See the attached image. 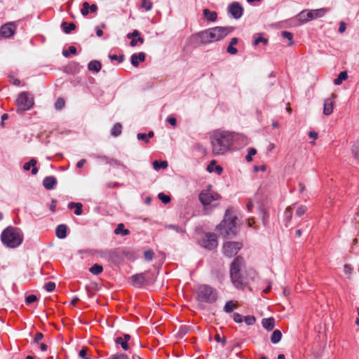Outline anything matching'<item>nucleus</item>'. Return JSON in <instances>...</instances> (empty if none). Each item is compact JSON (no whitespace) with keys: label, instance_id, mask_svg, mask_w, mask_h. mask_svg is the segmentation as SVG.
Listing matches in <instances>:
<instances>
[{"label":"nucleus","instance_id":"1","mask_svg":"<svg viewBox=\"0 0 359 359\" xmlns=\"http://www.w3.org/2000/svg\"><path fill=\"white\" fill-rule=\"evenodd\" d=\"M210 140L212 155H223L230 149L233 135L229 131L216 130L210 133Z\"/></svg>","mask_w":359,"mask_h":359},{"label":"nucleus","instance_id":"2","mask_svg":"<svg viewBox=\"0 0 359 359\" xmlns=\"http://www.w3.org/2000/svg\"><path fill=\"white\" fill-rule=\"evenodd\" d=\"M233 30V27H215L201 32L198 36L201 43H210L224 39Z\"/></svg>","mask_w":359,"mask_h":359},{"label":"nucleus","instance_id":"3","mask_svg":"<svg viewBox=\"0 0 359 359\" xmlns=\"http://www.w3.org/2000/svg\"><path fill=\"white\" fill-rule=\"evenodd\" d=\"M24 238L22 231L15 226L6 227L1 234V241L9 248H15L21 245Z\"/></svg>","mask_w":359,"mask_h":359},{"label":"nucleus","instance_id":"4","mask_svg":"<svg viewBox=\"0 0 359 359\" xmlns=\"http://www.w3.org/2000/svg\"><path fill=\"white\" fill-rule=\"evenodd\" d=\"M244 267V260L240 256L236 257L231 264L230 276L231 282L238 289H243L247 285L246 277L241 273Z\"/></svg>","mask_w":359,"mask_h":359},{"label":"nucleus","instance_id":"5","mask_svg":"<svg viewBox=\"0 0 359 359\" xmlns=\"http://www.w3.org/2000/svg\"><path fill=\"white\" fill-rule=\"evenodd\" d=\"M236 217L230 215V210H226L224 219L217 226L218 231L224 236L235 235L236 228Z\"/></svg>","mask_w":359,"mask_h":359},{"label":"nucleus","instance_id":"6","mask_svg":"<svg viewBox=\"0 0 359 359\" xmlns=\"http://www.w3.org/2000/svg\"><path fill=\"white\" fill-rule=\"evenodd\" d=\"M197 299L199 302L212 304L217 299V291L209 285H201L197 290Z\"/></svg>","mask_w":359,"mask_h":359},{"label":"nucleus","instance_id":"7","mask_svg":"<svg viewBox=\"0 0 359 359\" xmlns=\"http://www.w3.org/2000/svg\"><path fill=\"white\" fill-rule=\"evenodd\" d=\"M18 110L27 111L34 105V99L31 94L27 92H22L19 94L16 100Z\"/></svg>","mask_w":359,"mask_h":359},{"label":"nucleus","instance_id":"8","mask_svg":"<svg viewBox=\"0 0 359 359\" xmlns=\"http://www.w3.org/2000/svg\"><path fill=\"white\" fill-rule=\"evenodd\" d=\"M199 201L203 204L205 209L208 205L216 206L217 204H212V202L217 201L220 199V196L211 190H204L199 194Z\"/></svg>","mask_w":359,"mask_h":359},{"label":"nucleus","instance_id":"9","mask_svg":"<svg viewBox=\"0 0 359 359\" xmlns=\"http://www.w3.org/2000/svg\"><path fill=\"white\" fill-rule=\"evenodd\" d=\"M133 283L137 287H143L152 284L154 282V276L149 272L133 275L131 277Z\"/></svg>","mask_w":359,"mask_h":359},{"label":"nucleus","instance_id":"10","mask_svg":"<svg viewBox=\"0 0 359 359\" xmlns=\"http://www.w3.org/2000/svg\"><path fill=\"white\" fill-rule=\"evenodd\" d=\"M199 244L203 248L211 250L217 246V237L214 233H207L204 237L199 241Z\"/></svg>","mask_w":359,"mask_h":359},{"label":"nucleus","instance_id":"11","mask_svg":"<svg viewBox=\"0 0 359 359\" xmlns=\"http://www.w3.org/2000/svg\"><path fill=\"white\" fill-rule=\"evenodd\" d=\"M243 244L239 242H226L223 245L224 254L229 257L236 255L242 248Z\"/></svg>","mask_w":359,"mask_h":359},{"label":"nucleus","instance_id":"12","mask_svg":"<svg viewBox=\"0 0 359 359\" xmlns=\"http://www.w3.org/2000/svg\"><path fill=\"white\" fill-rule=\"evenodd\" d=\"M97 254H99L102 257H109L110 258L112 262L115 264L120 263L122 260H114L116 257H122L126 255V252L123 250L121 249H116L114 250L110 251H97Z\"/></svg>","mask_w":359,"mask_h":359},{"label":"nucleus","instance_id":"13","mask_svg":"<svg viewBox=\"0 0 359 359\" xmlns=\"http://www.w3.org/2000/svg\"><path fill=\"white\" fill-rule=\"evenodd\" d=\"M228 11L233 18L238 19L243 15V8L238 2H233L229 5Z\"/></svg>","mask_w":359,"mask_h":359},{"label":"nucleus","instance_id":"14","mask_svg":"<svg viewBox=\"0 0 359 359\" xmlns=\"http://www.w3.org/2000/svg\"><path fill=\"white\" fill-rule=\"evenodd\" d=\"M15 29L16 27L14 23H6L1 27L0 36L4 38H10L14 34Z\"/></svg>","mask_w":359,"mask_h":359},{"label":"nucleus","instance_id":"15","mask_svg":"<svg viewBox=\"0 0 359 359\" xmlns=\"http://www.w3.org/2000/svg\"><path fill=\"white\" fill-rule=\"evenodd\" d=\"M337 95L334 93L332 94L331 97L325 100L323 106V114L326 116L330 115L333 111L334 99Z\"/></svg>","mask_w":359,"mask_h":359},{"label":"nucleus","instance_id":"16","mask_svg":"<svg viewBox=\"0 0 359 359\" xmlns=\"http://www.w3.org/2000/svg\"><path fill=\"white\" fill-rule=\"evenodd\" d=\"M127 37L131 39L130 46L134 47L137 45V43L142 44L144 43V38L140 36V32L137 30H134L132 33H129Z\"/></svg>","mask_w":359,"mask_h":359},{"label":"nucleus","instance_id":"17","mask_svg":"<svg viewBox=\"0 0 359 359\" xmlns=\"http://www.w3.org/2000/svg\"><path fill=\"white\" fill-rule=\"evenodd\" d=\"M98 8L96 4L90 5L88 2L85 1L82 4V8L81 9V13L83 16L88 15L89 13H95L97 12Z\"/></svg>","mask_w":359,"mask_h":359},{"label":"nucleus","instance_id":"18","mask_svg":"<svg viewBox=\"0 0 359 359\" xmlns=\"http://www.w3.org/2000/svg\"><path fill=\"white\" fill-rule=\"evenodd\" d=\"M146 55L144 53L141 52L139 53H135L132 55L130 60L131 64L134 67H137L140 62H144L145 60Z\"/></svg>","mask_w":359,"mask_h":359},{"label":"nucleus","instance_id":"19","mask_svg":"<svg viewBox=\"0 0 359 359\" xmlns=\"http://www.w3.org/2000/svg\"><path fill=\"white\" fill-rule=\"evenodd\" d=\"M56 183V178L53 176L46 177L43 180V185L48 190L53 189Z\"/></svg>","mask_w":359,"mask_h":359},{"label":"nucleus","instance_id":"20","mask_svg":"<svg viewBox=\"0 0 359 359\" xmlns=\"http://www.w3.org/2000/svg\"><path fill=\"white\" fill-rule=\"evenodd\" d=\"M207 170L209 172H215L218 175H221L223 171V168H222V166L216 165V161L215 160H212L208 165Z\"/></svg>","mask_w":359,"mask_h":359},{"label":"nucleus","instance_id":"21","mask_svg":"<svg viewBox=\"0 0 359 359\" xmlns=\"http://www.w3.org/2000/svg\"><path fill=\"white\" fill-rule=\"evenodd\" d=\"M36 160L34 158L31 159L29 162L25 163L23 165V169L25 170H29L31 167H32V174L36 175L38 172V168L36 167Z\"/></svg>","mask_w":359,"mask_h":359},{"label":"nucleus","instance_id":"22","mask_svg":"<svg viewBox=\"0 0 359 359\" xmlns=\"http://www.w3.org/2000/svg\"><path fill=\"white\" fill-rule=\"evenodd\" d=\"M204 18L209 22H215L217 18V13L215 11H212L208 8L203 11Z\"/></svg>","mask_w":359,"mask_h":359},{"label":"nucleus","instance_id":"23","mask_svg":"<svg viewBox=\"0 0 359 359\" xmlns=\"http://www.w3.org/2000/svg\"><path fill=\"white\" fill-rule=\"evenodd\" d=\"M328 11V8H322L309 11V15H312L313 19H316L323 17Z\"/></svg>","mask_w":359,"mask_h":359},{"label":"nucleus","instance_id":"24","mask_svg":"<svg viewBox=\"0 0 359 359\" xmlns=\"http://www.w3.org/2000/svg\"><path fill=\"white\" fill-rule=\"evenodd\" d=\"M102 67L101 63L97 60H92L88 63V69L90 72H96L100 71Z\"/></svg>","mask_w":359,"mask_h":359},{"label":"nucleus","instance_id":"25","mask_svg":"<svg viewBox=\"0 0 359 359\" xmlns=\"http://www.w3.org/2000/svg\"><path fill=\"white\" fill-rule=\"evenodd\" d=\"M67 227L65 224H60L56 229V236L57 238L62 239L67 236Z\"/></svg>","mask_w":359,"mask_h":359},{"label":"nucleus","instance_id":"26","mask_svg":"<svg viewBox=\"0 0 359 359\" xmlns=\"http://www.w3.org/2000/svg\"><path fill=\"white\" fill-rule=\"evenodd\" d=\"M263 327L269 331L273 329L275 325V320L273 318H264L262 320Z\"/></svg>","mask_w":359,"mask_h":359},{"label":"nucleus","instance_id":"27","mask_svg":"<svg viewBox=\"0 0 359 359\" xmlns=\"http://www.w3.org/2000/svg\"><path fill=\"white\" fill-rule=\"evenodd\" d=\"M82 204L81 203L71 202L68 204L69 209H74V214L76 215H81L83 212Z\"/></svg>","mask_w":359,"mask_h":359},{"label":"nucleus","instance_id":"28","mask_svg":"<svg viewBox=\"0 0 359 359\" xmlns=\"http://www.w3.org/2000/svg\"><path fill=\"white\" fill-rule=\"evenodd\" d=\"M114 233L116 235H122V236H127L130 234V231L127 229H125V226L123 224L121 223L118 224L116 226V228L114 229Z\"/></svg>","mask_w":359,"mask_h":359},{"label":"nucleus","instance_id":"29","mask_svg":"<svg viewBox=\"0 0 359 359\" xmlns=\"http://www.w3.org/2000/svg\"><path fill=\"white\" fill-rule=\"evenodd\" d=\"M299 21H300L302 23L307 22L309 20H313L312 15H309V11H302L299 13V14L297 16Z\"/></svg>","mask_w":359,"mask_h":359},{"label":"nucleus","instance_id":"30","mask_svg":"<svg viewBox=\"0 0 359 359\" xmlns=\"http://www.w3.org/2000/svg\"><path fill=\"white\" fill-rule=\"evenodd\" d=\"M61 27L65 33L69 34L72 31L76 29V25L74 22H63L61 24Z\"/></svg>","mask_w":359,"mask_h":359},{"label":"nucleus","instance_id":"31","mask_svg":"<svg viewBox=\"0 0 359 359\" xmlns=\"http://www.w3.org/2000/svg\"><path fill=\"white\" fill-rule=\"evenodd\" d=\"M122 133V125L120 123H116L114 125L111 130V135L117 137Z\"/></svg>","mask_w":359,"mask_h":359},{"label":"nucleus","instance_id":"32","mask_svg":"<svg viewBox=\"0 0 359 359\" xmlns=\"http://www.w3.org/2000/svg\"><path fill=\"white\" fill-rule=\"evenodd\" d=\"M282 338V333L279 330H276L272 333V335L271 337V341L273 344L278 343Z\"/></svg>","mask_w":359,"mask_h":359},{"label":"nucleus","instance_id":"33","mask_svg":"<svg viewBox=\"0 0 359 359\" xmlns=\"http://www.w3.org/2000/svg\"><path fill=\"white\" fill-rule=\"evenodd\" d=\"M152 165H153V168L156 170L161 169V168L165 169L168 165V162L165 161H154L152 163Z\"/></svg>","mask_w":359,"mask_h":359},{"label":"nucleus","instance_id":"34","mask_svg":"<svg viewBox=\"0 0 359 359\" xmlns=\"http://www.w3.org/2000/svg\"><path fill=\"white\" fill-rule=\"evenodd\" d=\"M348 78V74L346 72H341L339 74L338 77L334 80L335 85H340L344 81Z\"/></svg>","mask_w":359,"mask_h":359},{"label":"nucleus","instance_id":"35","mask_svg":"<svg viewBox=\"0 0 359 359\" xmlns=\"http://www.w3.org/2000/svg\"><path fill=\"white\" fill-rule=\"evenodd\" d=\"M102 159L105 160L106 162L111 165H115L118 166H122L123 168H126V165H124L123 163H121L119 161L114 159V158H110L107 156H102L101 157Z\"/></svg>","mask_w":359,"mask_h":359},{"label":"nucleus","instance_id":"36","mask_svg":"<svg viewBox=\"0 0 359 359\" xmlns=\"http://www.w3.org/2000/svg\"><path fill=\"white\" fill-rule=\"evenodd\" d=\"M89 271L94 275H99L103 271V267L98 264H95L90 268Z\"/></svg>","mask_w":359,"mask_h":359},{"label":"nucleus","instance_id":"37","mask_svg":"<svg viewBox=\"0 0 359 359\" xmlns=\"http://www.w3.org/2000/svg\"><path fill=\"white\" fill-rule=\"evenodd\" d=\"M115 342L117 344H120L123 350L128 351L129 349V346H128V342H126L123 339V337H116L115 339Z\"/></svg>","mask_w":359,"mask_h":359},{"label":"nucleus","instance_id":"38","mask_svg":"<svg viewBox=\"0 0 359 359\" xmlns=\"http://www.w3.org/2000/svg\"><path fill=\"white\" fill-rule=\"evenodd\" d=\"M236 308V305L233 302V301H229L226 303L224 310L226 313H231Z\"/></svg>","mask_w":359,"mask_h":359},{"label":"nucleus","instance_id":"39","mask_svg":"<svg viewBox=\"0 0 359 359\" xmlns=\"http://www.w3.org/2000/svg\"><path fill=\"white\" fill-rule=\"evenodd\" d=\"M282 36L289 41V46H291L293 44V34L287 31H283L281 34Z\"/></svg>","mask_w":359,"mask_h":359},{"label":"nucleus","instance_id":"40","mask_svg":"<svg viewBox=\"0 0 359 359\" xmlns=\"http://www.w3.org/2000/svg\"><path fill=\"white\" fill-rule=\"evenodd\" d=\"M141 8L149 11L152 8V2L150 0H141Z\"/></svg>","mask_w":359,"mask_h":359},{"label":"nucleus","instance_id":"41","mask_svg":"<svg viewBox=\"0 0 359 359\" xmlns=\"http://www.w3.org/2000/svg\"><path fill=\"white\" fill-rule=\"evenodd\" d=\"M76 53V48L73 46H69L67 50H64L62 52V55L66 57H68L70 54L74 55Z\"/></svg>","mask_w":359,"mask_h":359},{"label":"nucleus","instance_id":"42","mask_svg":"<svg viewBox=\"0 0 359 359\" xmlns=\"http://www.w3.org/2000/svg\"><path fill=\"white\" fill-rule=\"evenodd\" d=\"M259 43H262L264 45H266L268 43V39L262 37V35L259 34V36L254 40L253 45L257 46Z\"/></svg>","mask_w":359,"mask_h":359},{"label":"nucleus","instance_id":"43","mask_svg":"<svg viewBox=\"0 0 359 359\" xmlns=\"http://www.w3.org/2000/svg\"><path fill=\"white\" fill-rule=\"evenodd\" d=\"M158 198L164 204H167V203H168L170 201V197L169 196H168V195H165L163 193L158 194Z\"/></svg>","mask_w":359,"mask_h":359},{"label":"nucleus","instance_id":"44","mask_svg":"<svg viewBox=\"0 0 359 359\" xmlns=\"http://www.w3.org/2000/svg\"><path fill=\"white\" fill-rule=\"evenodd\" d=\"M154 251L151 250H146L144 252V259L147 260V261H151L153 259V257H154Z\"/></svg>","mask_w":359,"mask_h":359},{"label":"nucleus","instance_id":"45","mask_svg":"<svg viewBox=\"0 0 359 359\" xmlns=\"http://www.w3.org/2000/svg\"><path fill=\"white\" fill-rule=\"evenodd\" d=\"M65 100L62 98L59 97V98H57V100H56V102L55 103V107L57 109H62L65 107Z\"/></svg>","mask_w":359,"mask_h":359},{"label":"nucleus","instance_id":"46","mask_svg":"<svg viewBox=\"0 0 359 359\" xmlns=\"http://www.w3.org/2000/svg\"><path fill=\"white\" fill-rule=\"evenodd\" d=\"M292 207H287L285 211V217L287 222H290L292 219Z\"/></svg>","mask_w":359,"mask_h":359},{"label":"nucleus","instance_id":"47","mask_svg":"<svg viewBox=\"0 0 359 359\" xmlns=\"http://www.w3.org/2000/svg\"><path fill=\"white\" fill-rule=\"evenodd\" d=\"M255 320V318L253 316H247L244 318V321L248 325H252Z\"/></svg>","mask_w":359,"mask_h":359},{"label":"nucleus","instance_id":"48","mask_svg":"<svg viewBox=\"0 0 359 359\" xmlns=\"http://www.w3.org/2000/svg\"><path fill=\"white\" fill-rule=\"evenodd\" d=\"M257 153V151L254 148H250L248 151V155L245 156V160L248 162H250L252 161V156L255 155Z\"/></svg>","mask_w":359,"mask_h":359},{"label":"nucleus","instance_id":"49","mask_svg":"<svg viewBox=\"0 0 359 359\" xmlns=\"http://www.w3.org/2000/svg\"><path fill=\"white\" fill-rule=\"evenodd\" d=\"M44 288L48 292H53L55 289V283L53 282H48L45 284Z\"/></svg>","mask_w":359,"mask_h":359},{"label":"nucleus","instance_id":"50","mask_svg":"<svg viewBox=\"0 0 359 359\" xmlns=\"http://www.w3.org/2000/svg\"><path fill=\"white\" fill-rule=\"evenodd\" d=\"M168 228L172 229L180 233H184L185 232V231L184 229H182V228L178 225H168Z\"/></svg>","mask_w":359,"mask_h":359},{"label":"nucleus","instance_id":"51","mask_svg":"<svg viewBox=\"0 0 359 359\" xmlns=\"http://www.w3.org/2000/svg\"><path fill=\"white\" fill-rule=\"evenodd\" d=\"M110 359H129L125 353H116L111 356Z\"/></svg>","mask_w":359,"mask_h":359},{"label":"nucleus","instance_id":"52","mask_svg":"<svg viewBox=\"0 0 359 359\" xmlns=\"http://www.w3.org/2000/svg\"><path fill=\"white\" fill-rule=\"evenodd\" d=\"M306 211V208L304 205H300L297 208L296 210V215L298 217L302 216Z\"/></svg>","mask_w":359,"mask_h":359},{"label":"nucleus","instance_id":"53","mask_svg":"<svg viewBox=\"0 0 359 359\" xmlns=\"http://www.w3.org/2000/svg\"><path fill=\"white\" fill-rule=\"evenodd\" d=\"M109 57L111 61L117 60L118 63H121L123 61V55L118 56L116 55H109Z\"/></svg>","mask_w":359,"mask_h":359},{"label":"nucleus","instance_id":"54","mask_svg":"<svg viewBox=\"0 0 359 359\" xmlns=\"http://www.w3.org/2000/svg\"><path fill=\"white\" fill-rule=\"evenodd\" d=\"M37 300V297L34 294H30L26 297L25 302L27 304H32Z\"/></svg>","mask_w":359,"mask_h":359},{"label":"nucleus","instance_id":"55","mask_svg":"<svg viewBox=\"0 0 359 359\" xmlns=\"http://www.w3.org/2000/svg\"><path fill=\"white\" fill-rule=\"evenodd\" d=\"M226 51L231 55H235L238 53L237 48H234L233 46L229 45L227 47Z\"/></svg>","mask_w":359,"mask_h":359},{"label":"nucleus","instance_id":"56","mask_svg":"<svg viewBox=\"0 0 359 359\" xmlns=\"http://www.w3.org/2000/svg\"><path fill=\"white\" fill-rule=\"evenodd\" d=\"M137 137L139 140H142L147 143L149 142L147 135L146 133H138Z\"/></svg>","mask_w":359,"mask_h":359},{"label":"nucleus","instance_id":"57","mask_svg":"<svg viewBox=\"0 0 359 359\" xmlns=\"http://www.w3.org/2000/svg\"><path fill=\"white\" fill-rule=\"evenodd\" d=\"M233 320L237 323H241L243 322V316L238 313H233Z\"/></svg>","mask_w":359,"mask_h":359},{"label":"nucleus","instance_id":"58","mask_svg":"<svg viewBox=\"0 0 359 359\" xmlns=\"http://www.w3.org/2000/svg\"><path fill=\"white\" fill-rule=\"evenodd\" d=\"M195 148L201 151L203 155L207 154V149L201 144L197 143Z\"/></svg>","mask_w":359,"mask_h":359},{"label":"nucleus","instance_id":"59","mask_svg":"<svg viewBox=\"0 0 359 359\" xmlns=\"http://www.w3.org/2000/svg\"><path fill=\"white\" fill-rule=\"evenodd\" d=\"M79 355L82 359H88L87 358V348H83L79 353Z\"/></svg>","mask_w":359,"mask_h":359},{"label":"nucleus","instance_id":"60","mask_svg":"<svg viewBox=\"0 0 359 359\" xmlns=\"http://www.w3.org/2000/svg\"><path fill=\"white\" fill-rule=\"evenodd\" d=\"M43 337V335L41 332H37L34 337V341L35 343H39Z\"/></svg>","mask_w":359,"mask_h":359},{"label":"nucleus","instance_id":"61","mask_svg":"<svg viewBox=\"0 0 359 359\" xmlns=\"http://www.w3.org/2000/svg\"><path fill=\"white\" fill-rule=\"evenodd\" d=\"M167 121H168L170 125H172V126H174V127H175V126H176V125H177V120H176V118H174V117H171V116L168 117V118H167Z\"/></svg>","mask_w":359,"mask_h":359},{"label":"nucleus","instance_id":"62","mask_svg":"<svg viewBox=\"0 0 359 359\" xmlns=\"http://www.w3.org/2000/svg\"><path fill=\"white\" fill-rule=\"evenodd\" d=\"M346 23L344 22H341L339 24V32L340 33H344L346 30Z\"/></svg>","mask_w":359,"mask_h":359},{"label":"nucleus","instance_id":"63","mask_svg":"<svg viewBox=\"0 0 359 359\" xmlns=\"http://www.w3.org/2000/svg\"><path fill=\"white\" fill-rule=\"evenodd\" d=\"M215 339L217 341V342H222L223 344H225V342H226V340H225V338H221L219 334H217L215 337Z\"/></svg>","mask_w":359,"mask_h":359},{"label":"nucleus","instance_id":"64","mask_svg":"<svg viewBox=\"0 0 359 359\" xmlns=\"http://www.w3.org/2000/svg\"><path fill=\"white\" fill-rule=\"evenodd\" d=\"M49 208L50 210H51V212H54L55 211V208H56V201L55 200H53L50 206H49Z\"/></svg>","mask_w":359,"mask_h":359}]
</instances>
